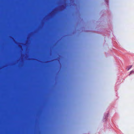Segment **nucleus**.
I'll use <instances>...</instances> for the list:
<instances>
[{"instance_id":"obj_1","label":"nucleus","mask_w":134,"mask_h":134,"mask_svg":"<svg viewBox=\"0 0 134 134\" xmlns=\"http://www.w3.org/2000/svg\"><path fill=\"white\" fill-rule=\"evenodd\" d=\"M130 66V67L129 68H128L127 69L128 70H129L131 68V67L132 66Z\"/></svg>"}]
</instances>
